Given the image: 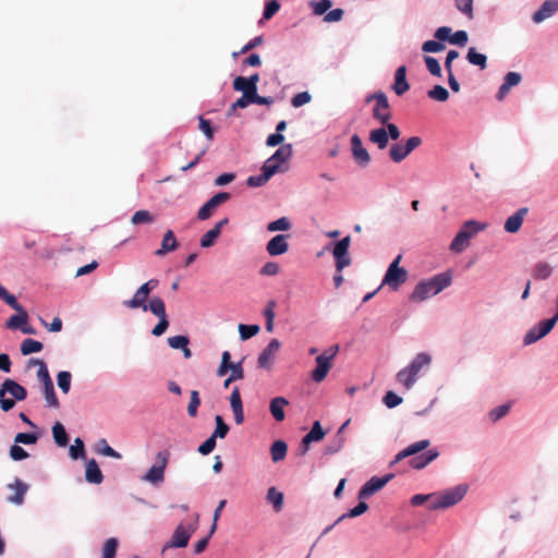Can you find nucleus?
Returning <instances> with one entry per match:
<instances>
[{
	"instance_id": "nucleus-1",
	"label": "nucleus",
	"mask_w": 558,
	"mask_h": 558,
	"mask_svg": "<svg viewBox=\"0 0 558 558\" xmlns=\"http://www.w3.org/2000/svg\"><path fill=\"white\" fill-rule=\"evenodd\" d=\"M451 284V275L442 272L428 280L420 281L410 295V301L420 303L438 294Z\"/></svg>"
},
{
	"instance_id": "nucleus-2",
	"label": "nucleus",
	"mask_w": 558,
	"mask_h": 558,
	"mask_svg": "<svg viewBox=\"0 0 558 558\" xmlns=\"http://www.w3.org/2000/svg\"><path fill=\"white\" fill-rule=\"evenodd\" d=\"M432 362V357L427 353H418L411 364L396 375V379L399 384L404 386L407 390H410L417 380V377L423 367L428 366Z\"/></svg>"
},
{
	"instance_id": "nucleus-3",
	"label": "nucleus",
	"mask_w": 558,
	"mask_h": 558,
	"mask_svg": "<svg viewBox=\"0 0 558 558\" xmlns=\"http://www.w3.org/2000/svg\"><path fill=\"white\" fill-rule=\"evenodd\" d=\"M466 487L459 485L444 492L434 493V501L427 505L428 510L446 509L458 504L464 497Z\"/></svg>"
},
{
	"instance_id": "nucleus-4",
	"label": "nucleus",
	"mask_w": 558,
	"mask_h": 558,
	"mask_svg": "<svg viewBox=\"0 0 558 558\" xmlns=\"http://www.w3.org/2000/svg\"><path fill=\"white\" fill-rule=\"evenodd\" d=\"M402 255H398L392 263L389 265L381 286H388L392 291H397L401 284L408 279V271L405 268L400 267Z\"/></svg>"
},
{
	"instance_id": "nucleus-5",
	"label": "nucleus",
	"mask_w": 558,
	"mask_h": 558,
	"mask_svg": "<svg viewBox=\"0 0 558 558\" xmlns=\"http://www.w3.org/2000/svg\"><path fill=\"white\" fill-rule=\"evenodd\" d=\"M338 351L339 345L335 344L316 357V367L312 372V379L314 381L322 383L326 378L331 367V361L335 359Z\"/></svg>"
},
{
	"instance_id": "nucleus-6",
	"label": "nucleus",
	"mask_w": 558,
	"mask_h": 558,
	"mask_svg": "<svg viewBox=\"0 0 558 558\" xmlns=\"http://www.w3.org/2000/svg\"><path fill=\"white\" fill-rule=\"evenodd\" d=\"M372 100H375L372 113L373 118L381 124H387L391 119V110L387 96L383 92H376L366 98V102H371Z\"/></svg>"
},
{
	"instance_id": "nucleus-7",
	"label": "nucleus",
	"mask_w": 558,
	"mask_h": 558,
	"mask_svg": "<svg viewBox=\"0 0 558 558\" xmlns=\"http://www.w3.org/2000/svg\"><path fill=\"white\" fill-rule=\"evenodd\" d=\"M149 311L159 318L158 324L151 330V333L155 337H159L163 335L169 327L166 305L162 299L159 296L153 298L149 301Z\"/></svg>"
},
{
	"instance_id": "nucleus-8",
	"label": "nucleus",
	"mask_w": 558,
	"mask_h": 558,
	"mask_svg": "<svg viewBox=\"0 0 558 558\" xmlns=\"http://www.w3.org/2000/svg\"><path fill=\"white\" fill-rule=\"evenodd\" d=\"M558 322V312L556 315L549 319H545L539 322L537 325L532 327L524 336L523 343L524 345H530L539 339L544 338L546 335H548L553 328L555 327L556 323Z\"/></svg>"
},
{
	"instance_id": "nucleus-9",
	"label": "nucleus",
	"mask_w": 558,
	"mask_h": 558,
	"mask_svg": "<svg viewBox=\"0 0 558 558\" xmlns=\"http://www.w3.org/2000/svg\"><path fill=\"white\" fill-rule=\"evenodd\" d=\"M421 144L422 138L420 136L410 137L404 144L396 143L391 145L389 149V157L393 162L399 163L403 161Z\"/></svg>"
},
{
	"instance_id": "nucleus-10",
	"label": "nucleus",
	"mask_w": 558,
	"mask_h": 558,
	"mask_svg": "<svg viewBox=\"0 0 558 558\" xmlns=\"http://www.w3.org/2000/svg\"><path fill=\"white\" fill-rule=\"evenodd\" d=\"M169 451H159L156 456V463L147 471L143 480L151 484H159L165 480V470L168 464Z\"/></svg>"
},
{
	"instance_id": "nucleus-11",
	"label": "nucleus",
	"mask_w": 558,
	"mask_h": 558,
	"mask_svg": "<svg viewBox=\"0 0 558 558\" xmlns=\"http://www.w3.org/2000/svg\"><path fill=\"white\" fill-rule=\"evenodd\" d=\"M350 243L351 238L348 235L337 242L333 246L332 255L337 272H342V270L351 264V258L349 256Z\"/></svg>"
},
{
	"instance_id": "nucleus-12",
	"label": "nucleus",
	"mask_w": 558,
	"mask_h": 558,
	"mask_svg": "<svg viewBox=\"0 0 558 558\" xmlns=\"http://www.w3.org/2000/svg\"><path fill=\"white\" fill-rule=\"evenodd\" d=\"M393 477L392 474H386L385 476L377 477L373 476L367 481L359 492V499H366L376 494L378 490L384 488L386 484Z\"/></svg>"
},
{
	"instance_id": "nucleus-13",
	"label": "nucleus",
	"mask_w": 558,
	"mask_h": 558,
	"mask_svg": "<svg viewBox=\"0 0 558 558\" xmlns=\"http://www.w3.org/2000/svg\"><path fill=\"white\" fill-rule=\"evenodd\" d=\"M194 531L195 529L193 526L186 527L182 524L178 525L171 539L165 545L163 550L167 548L185 547L189 544V539L191 538Z\"/></svg>"
},
{
	"instance_id": "nucleus-14",
	"label": "nucleus",
	"mask_w": 558,
	"mask_h": 558,
	"mask_svg": "<svg viewBox=\"0 0 558 558\" xmlns=\"http://www.w3.org/2000/svg\"><path fill=\"white\" fill-rule=\"evenodd\" d=\"M351 150L354 160L362 167H365L371 161V156L366 148H364L361 137L357 134L351 136Z\"/></svg>"
},
{
	"instance_id": "nucleus-15",
	"label": "nucleus",
	"mask_w": 558,
	"mask_h": 558,
	"mask_svg": "<svg viewBox=\"0 0 558 558\" xmlns=\"http://www.w3.org/2000/svg\"><path fill=\"white\" fill-rule=\"evenodd\" d=\"M289 234H277L266 245V251L270 256L282 255L289 250Z\"/></svg>"
},
{
	"instance_id": "nucleus-16",
	"label": "nucleus",
	"mask_w": 558,
	"mask_h": 558,
	"mask_svg": "<svg viewBox=\"0 0 558 558\" xmlns=\"http://www.w3.org/2000/svg\"><path fill=\"white\" fill-rule=\"evenodd\" d=\"M280 342L277 339H271L268 345L262 351L258 356L257 364L260 368H269L276 353L280 349Z\"/></svg>"
},
{
	"instance_id": "nucleus-17",
	"label": "nucleus",
	"mask_w": 558,
	"mask_h": 558,
	"mask_svg": "<svg viewBox=\"0 0 558 558\" xmlns=\"http://www.w3.org/2000/svg\"><path fill=\"white\" fill-rule=\"evenodd\" d=\"M147 287H140L132 299L126 300L123 302L124 306L128 308H142L144 312L149 311V303L147 304L146 301L149 296V292L147 291Z\"/></svg>"
},
{
	"instance_id": "nucleus-18",
	"label": "nucleus",
	"mask_w": 558,
	"mask_h": 558,
	"mask_svg": "<svg viewBox=\"0 0 558 558\" xmlns=\"http://www.w3.org/2000/svg\"><path fill=\"white\" fill-rule=\"evenodd\" d=\"M5 392H9L17 401H23L27 397L26 389L13 379H5L0 388V397H4Z\"/></svg>"
},
{
	"instance_id": "nucleus-19",
	"label": "nucleus",
	"mask_w": 558,
	"mask_h": 558,
	"mask_svg": "<svg viewBox=\"0 0 558 558\" xmlns=\"http://www.w3.org/2000/svg\"><path fill=\"white\" fill-rule=\"evenodd\" d=\"M230 407L234 416V422L241 425L244 422L243 403L239 387H234L230 395Z\"/></svg>"
},
{
	"instance_id": "nucleus-20",
	"label": "nucleus",
	"mask_w": 558,
	"mask_h": 558,
	"mask_svg": "<svg viewBox=\"0 0 558 558\" xmlns=\"http://www.w3.org/2000/svg\"><path fill=\"white\" fill-rule=\"evenodd\" d=\"M429 445H430V441L428 439H422L420 441L411 444L410 446H408L407 448L401 450L399 453H397L395 459L391 461V464L398 463L399 461H401L408 457L417 454L418 452L428 448Z\"/></svg>"
},
{
	"instance_id": "nucleus-21",
	"label": "nucleus",
	"mask_w": 558,
	"mask_h": 558,
	"mask_svg": "<svg viewBox=\"0 0 558 558\" xmlns=\"http://www.w3.org/2000/svg\"><path fill=\"white\" fill-rule=\"evenodd\" d=\"M229 222L228 218H223L218 221L213 229L208 230L201 239V246L204 248H208L213 246L216 240L219 238L221 230Z\"/></svg>"
},
{
	"instance_id": "nucleus-22",
	"label": "nucleus",
	"mask_w": 558,
	"mask_h": 558,
	"mask_svg": "<svg viewBox=\"0 0 558 558\" xmlns=\"http://www.w3.org/2000/svg\"><path fill=\"white\" fill-rule=\"evenodd\" d=\"M558 11V0H547L541 8L533 14L532 20L534 23H541L550 17Z\"/></svg>"
},
{
	"instance_id": "nucleus-23",
	"label": "nucleus",
	"mask_w": 558,
	"mask_h": 558,
	"mask_svg": "<svg viewBox=\"0 0 558 558\" xmlns=\"http://www.w3.org/2000/svg\"><path fill=\"white\" fill-rule=\"evenodd\" d=\"M9 489H13L14 494L9 496L7 500L11 504L21 506L24 502V496L28 490V485L16 478L13 484H8Z\"/></svg>"
},
{
	"instance_id": "nucleus-24",
	"label": "nucleus",
	"mask_w": 558,
	"mask_h": 558,
	"mask_svg": "<svg viewBox=\"0 0 558 558\" xmlns=\"http://www.w3.org/2000/svg\"><path fill=\"white\" fill-rule=\"evenodd\" d=\"M529 209L526 207H522L518 209L513 215L508 217V219L505 222V230L509 233H515L520 230L524 217L526 216Z\"/></svg>"
},
{
	"instance_id": "nucleus-25",
	"label": "nucleus",
	"mask_w": 558,
	"mask_h": 558,
	"mask_svg": "<svg viewBox=\"0 0 558 558\" xmlns=\"http://www.w3.org/2000/svg\"><path fill=\"white\" fill-rule=\"evenodd\" d=\"M179 247V243L172 230H168L162 238L160 248H158L155 254L159 257L165 256L166 254L175 251Z\"/></svg>"
},
{
	"instance_id": "nucleus-26",
	"label": "nucleus",
	"mask_w": 558,
	"mask_h": 558,
	"mask_svg": "<svg viewBox=\"0 0 558 558\" xmlns=\"http://www.w3.org/2000/svg\"><path fill=\"white\" fill-rule=\"evenodd\" d=\"M392 89L398 96L403 95L410 89V84L407 81L405 65H401L397 69L395 73V84L392 85Z\"/></svg>"
},
{
	"instance_id": "nucleus-27",
	"label": "nucleus",
	"mask_w": 558,
	"mask_h": 558,
	"mask_svg": "<svg viewBox=\"0 0 558 558\" xmlns=\"http://www.w3.org/2000/svg\"><path fill=\"white\" fill-rule=\"evenodd\" d=\"M233 89L236 92H242L244 98L248 100H252L257 94V87L252 86L244 76H236L233 80Z\"/></svg>"
},
{
	"instance_id": "nucleus-28",
	"label": "nucleus",
	"mask_w": 558,
	"mask_h": 558,
	"mask_svg": "<svg viewBox=\"0 0 558 558\" xmlns=\"http://www.w3.org/2000/svg\"><path fill=\"white\" fill-rule=\"evenodd\" d=\"M438 456L439 452L437 449H430L420 456L412 458L410 460V464L413 469L421 470L434 461Z\"/></svg>"
},
{
	"instance_id": "nucleus-29",
	"label": "nucleus",
	"mask_w": 558,
	"mask_h": 558,
	"mask_svg": "<svg viewBox=\"0 0 558 558\" xmlns=\"http://www.w3.org/2000/svg\"><path fill=\"white\" fill-rule=\"evenodd\" d=\"M289 404L288 400L283 397H276L271 399L269 411L277 422H282L286 417L284 408Z\"/></svg>"
},
{
	"instance_id": "nucleus-30",
	"label": "nucleus",
	"mask_w": 558,
	"mask_h": 558,
	"mask_svg": "<svg viewBox=\"0 0 558 558\" xmlns=\"http://www.w3.org/2000/svg\"><path fill=\"white\" fill-rule=\"evenodd\" d=\"M85 478L92 484H100L104 481L102 473L95 459H90L86 463Z\"/></svg>"
},
{
	"instance_id": "nucleus-31",
	"label": "nucleus",
	"mask_w": 558,
	"mask_h": 558,
	"mask_svg": "<svg viewBox=\"0 0 558 558\" xmlns=\"http://www.w3.org/2000/svg\"><path fill=\"white\" fill-rule=\"evenodd\" d=\"M17 312L16 315L11 316L5 323L7 328L9 329H22L28 320V315L26 311L20 305V310H15Z\"/></svg>"
},
{
	"instance_id": "nucleus-32",
	"label": "nucleus",
	"mask_w": 558,
	"mask_h": 558,
	"mask_svg": "<svg viewBox=\"0 0 558 558\" xmlns=\"http://www.w3.org/2000/svg\"><path fill=\"white\" fill-rule=\"evenodd\" d=\"M369 141L377 145L379 149L388 146L389 137L385 128H378L369 132Z\"/></svg>"
},
{
	"instance_id": "nucleus-33",
	"label": "nucleus",
	"mask_w": 558,
	"mask_h": 558,
	"mask_svg": "<svg viewBox=\"0 0 558 558\" xmlns=\"http://www.w3.org/2000/svg\"><path fill=\"white\" fill-rule=\"evenodd\" d=\"M29 365H38L39 368L37 371V378L43 384V386L51 384V377L49 375L46 363L43 360L31 359L28 362Z\"/></svg>"
},
{
	"instance_id": "nucleus-34",
	"label": "nucleus",
	"mask_w": 558,
	"mask_h": 558,
	"mask_svg": "<svg viewBox=\"0 0 558 558\" xmlns=\"http://www.w3.org/2000/svg\"><path fill=\"white\" fill-rule=\"evenodd\" d=\"M486 227V223H480L475 220H468L463 223L459 232L466 234L468 239L471 240L477 232L485 230Z\"/></svg>"
},
{
	"instance_id": "nucleus-35",
	"label": "nucleus",
	"mask_w": 558,
	"mask_h": 558,
	"mask_svg": "<svg viewBox=\"0 0 558 558\" xmlns=\"http://www.w3.org/2000/svg\"><path fill=\"white\" fill-rule=\"evenodd\" d=\"M43 348L44 345L40 341L26 338L22 341L20 350L23 355H29L32 353L40 352Z\"/></svg>"
},
{
	"instance_id": "nucleus-36",
	"label": "nucleus",
	"mask_w": 558,
	"mask_h": 558,
	"mask_svg": "<svg viewBox=\"0 0 558 558\" xmlns=\"http://www.w3.org/2000/svg\"><path fill=\"white\" fill-rule=\"evenodd\" d=\"M287 444L283 440H276L270 447V454L274 462L283 460L287 456Z\"/></svg>"
},
{
	"instance_id": "nucleus-37",
	"label": "nucleus",
	"mask_w": 558,
	"mask_h": 558,
	"mask_svg": "<svg viewBox=\"0 0 558 558\" xmlns=\"http://www.w3.org/2000/svg\"><path fill=\"white\" fill-rule=\"evenodd\" d=\"M52 435L56 444L60 447H65L69 442V436L65 432L64 426L57 422L52 427Z\"/></svg>"
},
{
	"instance_id": "nucleus-38",
	"label": "nucleus",
	"mask_w": 558,
	"mask_h": 558,
	"mask_svg": "<svg viewBox=\"0 0 558 558\" xmlns=\"http://www.w3.org/2000/svg\"><path fill=\"white\" fill-rule=\"evenodd\" d=\"M292 156V145L286 144L281 145L275 154L271 156V158L277 161L279 165H282L287 162Z\"/></svg>"
},
{
	"instance_id": "nucleus-39",
	"label": "nucleus",
	"mask_w": 558,
	"mask_h": 558,
	"mask_svg": "<svg viewBox=\"0 0 558 558\" xmlns=\"http://www.w3.org/2000/svg\"><path fill=\"white\" fill-rule=\"evenodd\" d=\"M469 244L470 240L468 239V235L458 232L450 244V250L454 253H461L469 246Z\"/></svg>"
},
{
	"instance_id": "nucleus-40",
	"label": "nucleus",
	"mask_w": 558,
	"mask_h": 558,
	"mask_svg": "<svg viewBox=\"0 0 558 558\" xmlns=\"http://www.w3.org/2000/svg\"><path fill=\"white\" fill-rule=\"evenodd\" d=\"M267 500L272 504L275 511L279 512L283 506V494L278 492L276 487H270L266 496Z\"/></svg>"
},
{
	"instance_id": "nucleus-41",
	"label": "nucleus",
	"mask_w": 558,
	"mask_h": 558,
	"mask_svg": "<svg viewBox=\"0 0 558 558\" xmlns=\"http://www.w3.org/2000/svg\"><path fill=\"white\" fill-rule=\"evenodd\" d=\"M553 267L548 263H537L533 270V276L537 280H545L550 277Z\"/></svg>"
},
{
	"instance_id": "nucleus-42",
	"label": "nucleus",
	"mask_w": 558,
	"mask_h": 558,
	"mask_svg": "<svg viewBox=\"0 0 558 558\" xmlns=\"http://www.w3.org/2000/svg\"><path fill=\"white\" fill-rule=\"evenodd\" d=\"M466 59L471 64L477 65L481 69H485L487 64V58L485 54L480 53L475 48H470L466 54Z\"/></svg>"
},
{
	"instance_id": "nucleus-43",
	"label": "nucleus",
	"mask_w": 558,
	"mask_h": 558,
	"mask_svg": "<svg viewBox=\"0 0 558 558\" xmlns=\"http://www.w3.org/2000/svg\"><path fill=\"white\" fill-rule=\"evenodd\" d=\"M345 444V437L344 435H335V437L331 439L330 444H328L325 448L326 454H335L339 452Z\"/></svg>"
},
{
	"instance_id": "nucleus-44",
	"label": "nucleus",
	"mask_w": 558,
	"mask_h": 558,
	"mask_svg": "<svg viewBox=\"0 0 558 558\" xmlns=\"http://www.w3.org/2000/svg\"><path fill=\"white\" fill-rule=\"evenodd\" d=\"M96 451L99 453V454H102V456H106V457H111V458H114V459H121L122 456L121 453H119L118 451H116L113 448H111L107 440L106 439H100L98 442H97V448H96Z\"/></svg>"
},
{
	"instance_id": "nucleus-45",
	"label": "nucleus",
	"mask_w": 558,
	"mask_h": 558,
	"mask_svg": "<svg viewBox=\"0 0 558 558\" xmlns=\"http://www.w3.org/2000/svg\"><path fill=\"white\" fill-rule=\"evenodd\" d=\"M368 509V505L363 501V499L360 500V502L352 509H350L347 513L342 514L337 521L336 523H339L340 521L347 519V518H355V517H359L361 514H363L364 512H366Z\"/></svg>"
},
{
	"instance_id": "nucleus-46",
	"label": "nucleus",
	"mask_w": 558,
	"mask_h": 558,
	"mask_svg": "<svg viewBox=\"0 0 558 558\" xmlns=\"http://www.w3.org/2000/svg\"><path fill=\"white\" fill-rule=\"evenodd\" d=\"M119 546V542L117 538L111 537L108 538L102 546V557L101 558H116L117 549Z\"/></svg>"
},
{
	"instance_id": "nucleus-47",
	"label": "nucleus",
	"mask_w": 558,
	"mask_h": 558,
	"mask_svg": "<svg viewBox=\"0 0 558 558\" xmlns=\"http://www.w3.org/2000/svg\"><path fill=\"white\" fill-rule=\"evenodd\" d=\"M427 96L440 102L447 101L449 98L448 90L441 85H435L432 89L427 92Z\"/></svg>"
},
{
	"instance_id": "nucleus-48",
	"label": "nucleus",
	"mask_w": 558,
	"mask_h": 558,
	"mask_svg": "<svg viewBox=\"0 0 558 558\" xmlns=\"http://www.w3.org/2000/svg\"><path fill=\"white\" fill-rule=\"evenodd\" d=\"M291 229V222L287 217H281L275 221H271L267 225V231L276 232V231H288Z\"/></svg>"
},
{
	"instance_id": "nucleus-49",
	"label": "nucleus",
	"mask_w": 558,
	"mask_h": 558,
	"mask_svg": "<svg viewBox=\"0 0 558 558\" xmlns=\"http://www.w3.org/2000/svg\"><path fill=\"white\" fill-rule=\"evenodd\" d=\"M216 428L211 436L217 438H225L227 434L229 433V425L223 421L221 415H216L215 417Z\"/></svg>"
},
{
	"instance_id": "nucleus-50",
	"label": "nucleus",
	"mask_w": 558,
	"mask_h": 558,
	"mask_svg": "<svg viewBox=\"0 0 558 558\" xmlns=\"http://www.w3.org/2000/svg\"><path fill=\"white\" fill-rule=\"evenodd\" d=\"M44 393L48 407L59 408V400L54 391L53 383L44 386Z\"/></svg>"
},
{
	"instance_id": "nucleus-51",
	"label": "nucleus",
	"mask_w": 558,
	"mask_h": 558,
	"mask_svg": "<svg viewBox=\"0 0 558 558\" xmlns=\"http://www.w3.org/2000/svg\"><path fill=\"white\" fill-rule=\"evenodd\" d=\"M275 307H276V302L269 301L267 306L264 310V316L266 318V330L268 332H271L274 330Z\"/></svg>"
},
{
	"instance_id": "nucleus-52",
	"label": "nucleus",
	"mask_w": 558,
	"mask_h": 558,
	"mask_svg": "<svg viewBox=\"0 0 558 558\" xmlns=\"http://www.w3.org/2000/svg\"><path fill=\"white\" fill-rule=\"evenodd\" d=\"M70 457L73 459V460H76L78 458H84L85 457V447H84V442L81 438H76L74 440V445H72L70 447Z\"/></svg>"
},
{
	"instance_id": "nucleus-53",
	"label": "nucleus",
	"mask_w": 558,
	"mask_h": 558,
	"mask_svg": "<svg viewBox=\"0 0 558 558\" xmlns=\"http://www.w3.org/2000/svg\"><path fill=\"white\" fill-rule=\"evenodd\" d=\"M259 331L258 325H239V332L242 340H247L252 338L253 336L257 335Z\"/></svg>"
},
{
	"instance_id": "nucleus-54",
	"label": "nucleus",
	"mask_w": 558,
	"mask_h": 558,
	"mask_svg": "<svg viewBox=\"0 0 558 558\" xmlns=\"http://www.w3.org/2000/svg\"><path fill=\"white\" fill-rule=\"evenodd\" d=\"M201 404L199 393L197 390L191 391V398L187 405V414L191 417H195L197 415V409Z\"/></svg>"
},
{
	"instance_id": "nucleus-55",
	"label": "nucleus",
	"mask_w": 558,
	"mask_h": 558,
	"mask_svg": "<svg viewBox=\"0 0 558 558\" xmlns=\"http://www.w3.org/2000/svg\"><path fill=\"white\" fill-rule=\"evenodd\" d=\"M71 373L66 371H62L58 374L57 380L58 386L62 390L63 393H68L71 387Z\"/></svg>"
},
{
	"instance_id": "nucleus-56",
	"label": "nucleus",
	"mask_w": 558,
	"mask_h": 558,
	"mask_svg": "<svg viewBox=\"0 0 558 558\" xmlns=\"http://www.w3.org/2000/svg\"><path fill=\"white\" fill-rule=\"evenodd\" d=\"M310 4H311V8L313 9V12H314L315 15H323L332 5L330 0L311 1Z\"/></svg>"
},
{
	"instance_id": "nucleus-57",
	"label": "nucleus",
	"mask_w": 558,
	"mask_h": 558,
	"mask_svg": "<svg viewBox=\"0 0 558 558\" xmlns=\"http://www.w3.org/2000/svg\"><path fill=\"white\" fill-rule=\"evenodd\" d=\"M281 165L269 157L263 165L262 171L270 179L274 174L280 171Z\"/></svg>"
},
{
	"instance_id": "nucleus-58",
	"label": "nucleus",
	"mask_w": 558,
	"mask_h": 558,
	"mask_svg": "<svg viewBox=\"0 0 558 558\" xmlns=\"http://www.w3.org/2000/svg\"><path fill=\"white\" fill-rule=\"evenodd\" d=\"M133 225L150 223L154 221V217L147 210H137L131 219Z\"/></svg>"
},
{
	"instance_id": "nucleus-59",
	"label": "nucleus",
	"mask_w": 558,
	"mask_h": 558,
	"mask_svg": "<svg viewBox=\"0 0 558 558\" xmlns=\"http://www.w3.org/2000/svg\"><path fill=\"white\" fill-rule=\"evenodd\" d=\"M190 339L186 336H173L168 338V344L172 349L182 350L185 349L186 345H189Z\"/></svg>"
},
{
	"instance_id": "nucleus-60",
	"label": "nucleus",
	"mask_w": 558,
	"mask_h": 558,
	"mask_svg": "<svg viewBox=\"0 0 558 558\" xmlns=\"http://www.w3.org/2000/svg\"><path fill=\"white\" fill-rule=\"evenodd\" d=\"M38 440V435L35 433H19L14 441L15 444L33 445Z\"/></svg>"
},
{
	"instance_id": "nucleus-61",
	"label": "nucleus",
	"mask_w": 558,
	"mask_h": 558,
	"mask_svg": "<svg viewBox=\"0 0 558 558\" xmlns=\"http://www.w3.org/2000/svg\"><path fill=\"white\" fill-rule=\"evenodd\" d=\"M456 8L469 19L473 17V0H454Z\"/></svg>"
},
{
	"instance_id": "nucleus-62",
	"label": "nucleus",
	"mask_w": 558,
	"mask_h": 558,
	"mask_svg": "<svg viewBox=\"0 0 558 558\" xmlns=\"http://www.w3.org/2000/svg\"><path fill=\"white\" fill-rule=\"evenodd\" d=\"M308 439L312 441H319L324 438L325 432L322 428V425L318 421H315L311 430L306 434Z\"/></svg>"
},
{
	"instance_id": "nucleus-63",
	"label": "nucleus",
	"mask_w": 558,
	"mask_h": 558,
	"mask_svg": "<svg viewBox=\"0 0 558 558\" xmlns=\"http://www.w3.org/2000/svg\"><path fill=\"white\" fill-rule=\"evenodd\" d=\"M424 60H425V64H426L427 70L429 71V73L434 76L440 77L441 76V68H440V64L437 61V59H435L433 57H425Z\"/></svg>"
},
{
	"instance_id": "nucleus-64",
	"label": "nucleus",
	"mask_w": 558,
	"mask_h": 558,
	"mask_svg": "<svg viewBox=\"0 0 558 558\" xmlns=\"http://www.w3.org/2000/svg\"><path fill=\"white\" fill-rule=\"evenodd\" d=\"M510 410V404H501V405H498L496 408H494L490 412H489V418L493 421V422H497L498 420H500L501 417H504L505 415L508 414Z\"/></svg>"
}]
</instances>
